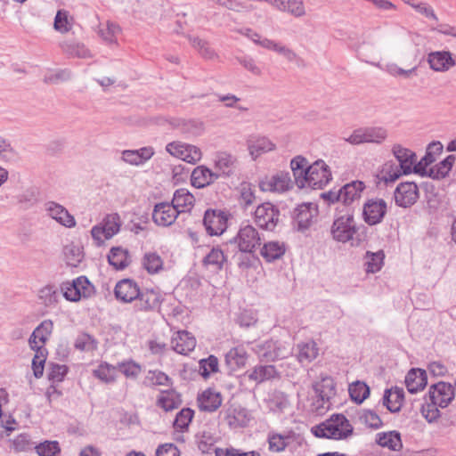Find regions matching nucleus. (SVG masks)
<instances>
[{
    "label": "nucleus",
    "instance_id": "nucleus-1",
    "mask_svg": "<svg viewBox=\"0 0 456 456\" xmlns=\"http://www.w3.org/2000/svg\"><path fill=\"white\" fill-rule=\"evenodd\" d=\"M290 167L295 183L301 189H322L331 179V172L323 160H317L310 165L305 158L297 156L291 159Z\"/></svg>",
    "mask_w": 456,
    "mask_h": 456
},
{
    "label": "nucleus",
    "instance_id": "nucleus-2",
    "mask_svg": "<svg viewBox=\"0 0 456 456\" xmlns=\"http://www.w3.org/2000/svg\"><path fill=\"white\" fill-rule=\"evenodd\" d=\"M330 234L335 241L343 244L349 243L351 247H357L362 241L359 238L354 216L349 210L334 219L330 227Z\"/></svg>",
    "mask_w": 456,
    "mask_h": 456
},
{
    "label": "nucleus",
    "instance_id": "nucleus-3",
    "mask_svg": "<svg viewBox=\"0 0 456 456\" xmlns=\"http://www.w3.org/2000/svg\"><path fill=\"white\" fill-rule=\"evenodd\" d=\"M317 437L342 440L349 437L354 431L353 426L343 414H333L324 422L312 428Z\"/></svg>",
    "mask_w": 456,
    "mask_h": 456
},
{
    "label": "nucleus",
    "instance_id": "nucleus-4",
    "mask_svg": "<svg viewBox=\"0 0 456 456\" xmlns=\"http://www.w3.org/2000/svg\"><path fill=\"white\" fill-rule=\"evenodd\" d=\"M122 222L118 213L106 215L102 222L91 230V235L98 246L119 232Z\"/></svg>",
    "mask_w": 456,
    "mask_h": 456
},
{
    "label": "nucleus",
    "instance_id": "nucleus-5",
    "mask_svg": "<svg viewBox=\"0 0 456 456\" xmlns=\"http://www.w3.org/2000/svg\"><path fill=\"white\" fill-rule=\"evenodd\" d=\"M314 390L316 395V410L320 412L327 411L330 405V400L336 394L333 379L329 376L322 378L320 381L314 383Z\"/></svg>",
    "mask_w": 456,
    "mask_h": 456
},
{
    "label": "nucleus",
    "instance_id": "nucleus-6",
    "mask_svg": "<svg viewBox=\"0 0 456 456\" xmlns=\"http://www.w3.org/2000/svg\"><path fill=\"white\" fill-rule=\"evenodd\" d=\"M166 151L170 155L190 164H195L202 158V152L199 147L182 142H172L167 143Z\"/></svg>",
    "mask_w": 456,
    "mask_h": 456
},
{
    "label": "nucleus",
    "instance_id": "nucleus-7",
    "mask_svg": "<svg viewBox=\"0 0 456 456\" xmlns=\"http://www.w3.org/2000/svg\"><path fill=\"white\" fill-rule=\"evenodd\" d=\"M293 184L289 173L280 171L262 179L259 187L263 191L283 193L292 189Z\"/></svg>",
    "mask_w": 456,
    "mask_h": 456
},
{
    "label": "nucleus",
    "instance_id": "nucleus-8",
    "mask_svg": "<svg viewBox=\"0 0 456 456\" xmlns=\"http://www.w3.org/2000/svg\"><path fill=\"white\" fill-rule=\"evenodd\" d=\"M254 351L260 360L266 362L286 358L290 354L289 348L273 340L256 344Z\"/></svg>",
    "mask_w": 456,
    "mask_h": 456
},
{
    "label": "nucleus",
    "instance_id": "nucleus-9",
    "mask_svg": "<svg viewBox=\"0 0 456 456\" xmlns=\"http://www.w3.org/2000/svg\"><path fill=\"white\" fill-rule=\"evenodd\" d=\"M228 214L225 211L208 209L205 212L203 224L210 236L220 235L227 228Z\"/></svg>",
    "mask_w": 456,
    "mask_h": 456
},
{
    "label": "nucleus",
    "instance_id": "nucleus-10",
    "mask_svg": "<svg viewBox=\"0 0 456 456\" xmlns=\"http://www.w3.org/2000/svg\"><path fill=\"white\" fill-rule=\"evenodd\" d=\"M254 216L259 227L272 231L279 221L280 212L273 204L265 202L256 208Z\"/></svg>",
    "mask_w": 456,
    "mask_h": 456
},
{
    "label": "nucleus",
    "instance_id": "nucleus-11",
    "mask_svg": "<svg viewBox=\"0 0 456 456\" xmlns=\"http://www.w3.org/2000/svg\"><path fill=\"white\" fill-rule=\"evenodd\" d=\"M454 395V387L448 382L440 381L429 387L428 397L440 408H446L453 400Z\"/></svg>",
    "mask_w": 456,
    "mask_h": 456
},
{
    "label": "nucleus",
    "instance_id": "nucleus-12",
    "mask_svg": "<svg viewBox=\"0 0 456 456\" xmlns=\"http://www.w3.org/2000/svg\"><path fill=\"white\" fill-rule=\"evenodd\" d=\"M387 203L382 199L368 200L362 208L363 220L369 225H376L382 222L387 213Z\"/></svg>",
    "mask_w": 456,
    "mask_h": 456
},
{
    "label": "nucleus",
    "instance_id": "nucleus-13",
    "mask_svg": "<svg viewBox=\"0 0 456 456\" xmlns=\"http://www.w3.org/2000/svg\"><path fill=\"white\" fill-rule=\"evenodd\" d=\"M216 428L213 424H205L196 434L195 439L199 450L202 453L215 452V445L219 440Z\"/></svg>",
    "mask_w": 456,
    "mask_h": 456
},
{
    "label": "nucleus",
    "instance_id": "nucleus-14",
    "mask_svg": "<svg viewBox=\"0 0 456 456\" xmlns=\"http://www.w3.org/2000/svg\"><path fill=\"white\" fill-rule=\"evenodd\" d=\"M234 241L240 251L251 253L256 246L260 245L261 239L255 227L246 224L240 228Z\"/></svg>",
    "mask_w": 456,
    "mask_h": 456
},
{
    "label": "nucleus",
    "instance_id": "nucleus-15",
    "mask_svg": "<svg viewBox=\"0 0 456 456\" xmlns=\"http://www.w3.org/2000/svg\"><path fill=\"white\" fill-rule=\"evenodd\" d=\"M178 215L179 210L171 202H160L154 206L152 220L159 226L167 227L175 222Z\"/></svg>",
    "mask_w": 456,
    "mask_h": 456
},
{
    "label": "nucleus",
    "instance_id": "nucleus-16",
    "mask_svg": "<svg viewBox=\"0 0 456 456\" xmlns=\"http://www.w3.org/2000/svg\"><path fill=\"white\" fill-rule=\"evenodd\" d=\"M162 301L159 291L154 289H140V295L136 297L134 309L136 312H151L159 308Z\"/></svg>",
    "mask_w": 456,
    "mask_h": 456
},
{
    "label": "nucleus",
    "instance_id": "nucleus-17",
    "mask_svg": "<svg viewBox=\"0 0 456 456\" xmlns=\"http://www.w3.org/2000/svg\"><path fill=\"white\" fill-rule=\"evenodd\" d=\"M395 204L402 208L412 206L419 198V189L415 183H401L397 185L395 193Z\"/></svg>",
    "mask_w": 456,
    "mask_h": 456
},
{
    "label": "nucleus",
    "instance_id": "nucleus-18",
    "mask_svg": "<svg viewBox=\"0 0 456 456\" xmlns=\"http://www.w3.org/2000/svg\"><path fill=\"white\" fill-rule=\"evenodd\" d=\"M215 173L220 177H231L237 169V159L226 151H218L214 159Z\"/></svg>",
    "mask_w": 456,
    "mask_h": 456
},
{
    "label": "nucleus",
    "instance_id": "nucleus-19",
    "mask_svg": "<svg viewBox=\"0 0 456 456\" xmlns=\"http://www.w3.org/2000/svg\"><path fill=\"white\" fill-rule=\"evenodd\" d=\"M250 40H252L256 45L262 46L263 48L273 50L280 54H281L284 58H286L289 61H294L297 60V53L290 48L281 45L273 40H271L267 37H262L258 33L253 32L250 34Z\"/></svg>",
    "mask_w": 456,
    "mask_h": 456
},
{
    "label": "nucleus",
    "instance_id": "nucleus-20",
    "mask_svg": "<svg viewBox=\"0 0 456 456\" xmlns=\"http://www.w3.org/2000/svg\"><path fill=\"white\" fill-rule=\"evenodd\" d=\"M114 294L118 300L123 303H132L140 295V287L134 280L123 279L116 284Z\"/></svg>",
    "mask_w": 456,
    "mask_h": 456
},
{
    "label": "nucleus",
    "instance_id": "nucleus-21",
    "mask_svg": "<svg viewBox=\"0 0 456 456\" xmlns=\"http://www.w3.org/2000/svg\"><path fill=\"white\" fill-rule=\"evenodd\" d=\"M45 211L51 218L60 224L67 228H73L76 226L75 217L68 211L67 208L59 203L54 201L46 202Z\"/></svg>",
    "mask_w": 456,
    "mask_h": 456
},
{
    "label": "nucleus",
    "instance_id": "nucleus-22",
    "mask_svg": "<svg viewBox=\"0 0 456 456\" xmlns=\"http://www.w3.org/2000/svg\"><path fill=\"white\" fill-rule=\"evenodd\" d=\"M318 216L317 206L314 203H305L297 208L296 222L298 230H307L315 221Z\"/></svg>",
    "mask_w": 456,
    "mask_h": 456
},
{
    "label": "nucleus",
    "instance_id": "nucleus-23",
    "mask_svg": "<svg viewBox=\"0 0 456 456\" xmlns=\"http://www.w3.org/2000/svg\"><path fill=\"white\" fill-rule=\"evenodd\" d=\"M430 69L436 72H445L455 65L452 53L448 51L431 52L428 55Z\"/></svg>",
    "mask_w": 456,
    "mask_h": 456
},
{
    "label": "nucleus",
    "instance_id": "nucleus-24",
    "mask_svg": "<svg viewBox=\"0 0 456 456\" xmlns=\"http://www.w3.org/2000/svg\"><path fill=\"white\" fill-rule=\"evenodd\" d=\"M53 323L51 320L43 321L32 332L28 343L31 349L45 348L44 346L51 336Z\"/></svg>",
    "mask_w": 456,
    "mask_h": 456
},
{
    "label": "nucleus",
    "instance_id": "nucleus-25",
    "mask_svg": "<svg viewBox=\"0 0 456 456\" xmlns=\"http://www.w3.org/2000/svg\"><path fill=\"white\" fill-rule=\"evenodd\" d=\"M393 154L399 163L403 175L414 172L416 163V155L411 150L403 148L400 144H395L392 149Z\"/></svg>",
    "mask_w": 456,
    "mask_h": 456
},
{
    "label": "nucleus",
    "instance_id": "nucleus-26",
    "mask_svg": "<svg viewBox=\"0 0 456 456\" xmlns=\"http://www.w3.org/2000/svg\"><path fill=\"white\" fill-rule=\"evenodd\" d=\"M218 179V175L206 166L196 167L191 175V185L201 189L212 184Z\"/></svg>",
    "mask_w": 456,
    "mask_h": 456
},
{
    "label": "nucleus",
    "instance_id": "nucleus-27",
    "mask_svg": "<svg viewBox=\"0 0 456 456\" xmlns=\"http://www.w3.org/2000/svg\"><path fill=\"white\" fill-rule=\"evenodd\" d=\"M172 348L180 354H187L196 346V338L188 331H178L172 338Z\"/></svg>",
    "mask_w": 456,
    "mask_h": 456
},
{
    "label": "nucleus",
    "instance_id": "nucleus-28",
    "mask_svg": "<svg viewBox=\"0 0 456 456\" xmlns=\"http://www.w3.org/2000/svg\"><path fill=\"white\" fill-rule=\"evenodd\" d=\"M296 434L292 430L284 433L270 432L268 434L269 450L273 452H281L295 440Z\"/></svg>",
    "mask_w": 456,
    "mask_h": 456
},
{
    "label": "nucleus",
    "instance_id": "nucleus-29",
    "mask_svg": "<svg viewBox=\"0 0 456 456\" xmlns=\"http://www.w3.org/2000/svg\"><path fill=\"white\" fill-rule=\"evenodd\" d=\"M427 383V373L421 369H411L405 377V385L411 394L423 390Z\"/></svg>",
    "mask_w": 456,
    "mask_h": 456
},
{
    "label": "nucleus",
    "instance_id": "nucleus-30",
    "mask_svg": "<svg viewBox=\"0 0 456 456\" xmlns=\"http://www.w3.org/2000/svg\"><path fill=\"white\" fill-rule=\"evenodd\" d=\"M194 202V196L187 189L180 188L175 191L171 204L182 214L191 211Z\"/></svg>",
    "mask_w": 456,
    "mask_h": 456
},
{
    "label": "nucleus",
    "instance_id": "nucleus-31",
    "mask_svg": "<svg viewBox=\"0 0 456 456\" xmlns=\"http://www.w3.org/2000/svg\"><path fill=\"white\" fill-rule=\"evenodd\" d=\"M442 151L443 144L440 142H430L427 147L425 156L414 166V173L423 175L426 172V167L436 160V157Z\"/></svg>",
    "mask_w": 456,
    "mask_h": 456
},
{
    "label": "nucleus",
    "instance_id": "nucleus-32",
    "mask_svg": "<svg viewBox=\"0 0 456 456\" xmlns=\"http://www.w3.org/2000/svg\"><path fill=\"white\" fill-rule=\"evenodd\" d=\"M403 388L394 387L385 391L383 403L391 412H397L403 405Z\"/></svg>",
    "mask_w": 456,
    "mask_h": 456
},
{
    "label": "nucleus",
    "instance_id": "nucleus-33",
    "mask_svg": "<svg viewBox=\"0 0 456 456\" xmlns=\"http://www.w3.org/2000/svg\"><path fill=\"white\" fill-rule=\"evenodd\" d=\"M198 401L201 410L212 412L221 406L222 396L219 392L208 388L200 395Z\"/></svg>",
    "mask_w": 456,
    "mask_h": 456
},
{
    "label": "nucleus",
    "instance_id": "nucleus-34",
    "mask_svg": "<svg viewBox=\"0 0 456 456\" xmlns=\"http://www.w3.org/2000/svg\"><path fill=\"white\" fill-rule=\"evenodd\" d=\"M247 352L242 346L231 348L225 354V364L229 370L234 371L243 366L247 362Z\"/></svg>",
    "mask_w": 456,
    "mask_h": 456
},
{
    "label": "nucleus",
    "instance_id": "nucleus-35",
    "mask_svg": "<svg viewBox=\"0 0 456 456\" xmlns=\"http://www.w3.org/2000/svg\"><path fill=\"white\" fill-rule=\"evenodd\" d=\"M376 442L379 445L395 452H399L403 448L401 435L397 431L378 433Z\"/></svg>",
    "mask_w": 456,
    "mask_h": 456
},
{
    "label": "nucleus",
    "instance_id": "nucleus-36",
    "mask_svg": "<svg viewBox=\"0 0 456 456\" xmlns=\"http://www.w3.org/2000/svg\"><path fill=\"white\" fill-rule=\"evenodd\" d=\"M365 185L361 181H353L340 188L342 203L350 205L356 199H359Z\"/></svg>",
    "mask_w": 456,
    "mask_h": 456
},
{
    "label": "nucleus",
    "instance_id": "nucleus-37",
    "mask_svg": "<svg viewBox=\"0 0 456 456\" xmlns=\"http://www.w3.org/2000/svg\"><path fill=\"white\" fill-rule=\"evenodd\" d=\"M277 376L278 371L273 365H256L248 375L249 380L256 383H262Z\"/></svg>",
    "mask_w": 456,
    "mask_h": 456
},
{
    "label": "nucleus",
    "instance_id": "nucleus-38",
    "mask_svg": "<svg viewBox=\"0 0 456 456\" xmlns=\"http://www.w3.org/2000/svg\"><path fill=\"white\" fill-rule=\"evenodd\" d=\"M274 7L295 17H302L305 14L304 3L300 0H274Z\"/></svg>",
    "mask_w": 456,
    "mask_h": 456
},
{
    "label": "nucleus",
    "instance_id": "nucleus-39",
    "mask_svg": "<svg viewBox=\"0 0 456 456\" xmlns=\"http://www.w3.org/2000/svg\"><path fill=\"white\" fill-rule=\"evenodd\" d=\"M226 261L224 252L217 248H213L203 258V265L213 272L220 271Z\"/></svg>",
    "mask_w": 456,
    "mask_h": 456
},
{
    "label": "nucleus",
    "instance_id": "nucleus-40",
    "mask_svg": "<svg viewBox=\"0 0 456 456\" xmlns=\"http://www.w3.org/2000/svg\"><path fill=\"white\" fill-rule=\"evenodd\" d=\"M286 251L284 243L279 241H269L264 244L261 248V256L267 261L273 262L281 258Z\"/></svg>",
    "mask_w": 456,
    "mask_h": 456
},
{
    "label": "nucleus",
    "instance_id": "nucleus-41",
    "mask_svg": "<svg viewBox=\"0 0 456 456\" xmlns=\"http://www.w3.org/2000/svg\"><path fill=\"white\" fill-rule=\"evenodd\" d=\"M108 261L116 270H123L129 264L128 253L121 247H114L108 255Z\"/></svg>",
    "mask_w": 456,
    "mask_h": 456
},
{
    "label": "nucleus",
    "instance_id": "nucleus-42",
    "mask_svg": "<svg viewBox=\"0 0 456 456\" xmlns=\"http://www.w3.org/2000/svg\"><path fill=\"white\" fill-rule=\"evenodd\" d=\"M181 403L180 395L175 390L162 391L158 398V405L166 411L177 408Z\"/></svg>",
    "mask_w": 456,
    "mask_h": 456
},
{
    "label": "nucleus",
    "instance_id": "nucleus-43",
    "mask_svg": "<svg viewBox=\"0 0 456 456\" xmlns=\"http://www.w3.org/2000/svg\"><path fill=\"white\" fill-rule=\"evenodd\" d=\"M248 150L253 158L274 150V144L265 137L248 141Z\"/></svg>",
    "mask_w": 456,
    "mask_h": 456
},
{
    "label": "nucleus",
    "instance_id": "nucleus-44",
    "mask_svg": "<svg viewBox=\"0 0 456 456\" xmlns=\"http://www.w3.org/2000/svg\"><path fill=\"white\" fill-rule=\"evenodd\" d=\"M269 411L274 413H282L289 407L288 397L281 392H274L266 401Z\"/></svg>",
    "mask_w": 456,
    "mask_h": 456
},
{
    "label": "nucleus",
    "instance_id": "nucleus-45",
    "mask_svg": "<svg viewBox=\"0 0 456 456\" xmlns=\"http://www.w3.org/2000/svg\"><path fill=\"white\" fill-rule=\"evenodd\" d=\"M142 265L151 274L159 273L163 268V260L156 252H147L144 254Z\"/></svg>",
    "mask_w": 456,
    "mask_h": 456
},
{
    "label": "nucleus",
    "instance_id": "nucleus-46",
    "mask_svg": "<svg viewBox=\"0 0 456 456\" xmlns=\"http://www.w3.org/2000/svg\"><path fill=\"white\" fill-rule=\"evenodd\" d=\"M385 254L382 250L372 253L366 252L365 255V270L367 273H375L379 272L384 264Z\"/></svg>",
    "mask_w": 456,
    "mask_h": 456
},
{
    "label": "nucleus",
    "instance_id": "nucleus-47",
    "mask_svg": "<svg viewBox=\"0 0 456 456\" xmlns=\"http://www.w3.org/2000/svg\"><path fill=\"white\" fill-rule=\"evenodd\" d=\"M194 416V411L190 408L182 409L175 416L173 426L176 432H185L189 428Z\"/></svg>",
    "mask_w": 456,
    "mask_h": 456
},
{
    "label": "nucleus",
    "instance_id": "nucleus-48",
    "mask_svg": "<svg viewBox=\"0 0 456 456\" xmlns=\"http://www.w3.org/2000/svg\"><path fill=\"white\" fill-rule=\"evenodd\" d=\"M348 392L354 402L362 403L369 396L370 388L364 382L357 380L349 385Z\"/></svg>",
    "mask_w": 456,
    "mask_h": 456
},
{
    "label": "nucleus",
    "instance_id": "nucleus-49",
    "mask_svg": "<svg viewBox=\"0 0 456 456\" xmlns=\"http://www.w3.org/2000/svg\"><path fill=\"white\" fill-rule=\"evenodd\" d=\"M365 143H381L387 136V131L380 126L362 127Z\"/></svg>",
    "mask_w": 456,
    "mask_h": 456
},
{
    "label": "nucleus",
    "instance_id": "nucleus-50",
    "mask_svg": "<svg viewBox=\"0 0 456 456\" xmlns=\"http://www.w3.org/2000/svg\"><path fill=\"white\" fill-rule=\"evenodd\" d=\"M61 48L65 53L71 57L87 58L90 56L88 49H86L84 45L76 42L64 41L61 44Z\"/></svg>",
    "mask_w": 456,
    "mask_h": 456
},
{
    "label": "nucleus",
    "instance_id": "nucleus-51",
    "mask_svg": "<svg viewBox=\"0 0 456 456\" xmlns=\"http://www.w3.org/2000/svg\"><path fill=\"white\" fill-rule=\"evenodd\" d=\"M403 175L401 167L393 161L386 162L380 171V179L385 183H392Z\"/></svg>",
    "mask_w": 456,
    "mask_h": 456
},
{
    "label": "nucleus",
    "instance_id": "nucleus-52",
    "mask_svg": "<svg viewBox=\"0 0 456 456\" xmlns=\"http://www.w3.org/2000/svg\"><path fill=\"white\" fill-rule=\"evenodd\" d=\"M298 360L302 363L310 362L318 355V347L314 341H309L302 345H298Z\"/></svg>",
    "mask_w": 456,
    "mask_h": 456
},
{
    "label": "nucleus",
    "instance_id": "nucleus-53",
    "mask_svg": "<svg viewBox=\"0 0 456 456\" xmlns=\"http://www.w3.org/2000/svg\"><path fill=\"white\" fill-rule=\"evenodd\" d=\"M117 366L110 365L107 362L101 363L97 369L94 370V375L105 383H111L116 379Z\"/></svg>",
    "mask_w": 456,
    "mask_h": 456
},
{
    "label": "nucleus",
    "instance_id": "nucleus-54",
    "mask_svg": "<svg viewBox=\"0 0 456 456\" xmlns=\"http://www.w3.org/2000/svg\"><path fill=\"white\" fill-rule=\"evenodd\" d=\"M72 28V19L69 15V12L59 10L55 15L53 28L60 33H67Z\"/></svg>",
    "mask_w": 456,
    "mask_h": 456
},
{
    "label": "nucleus",
    "instance_id": "nucleus-55",
    "mask_svg": "<svg viewBox=\"0 0 456 456\" xmlns=\"http://www.w3.org/2000/svg\"><path fill=\"white\" fill-rule=\"evenodd\" d=\"M64 256L67 264L73 267H77L84 256L80 247L74 244L65 246Z\"/></svg>",
    "mask_w": 456,
    "mask_h": 456
},
{
    "label": "nucleus",
    "instance_id": "nucleus-56",
    "mask_svg": "<svg viewBox=\"0 0 456 456\" xmlns=\"http://www.w3.org/2000/svg\"><path fill=\"white\" fill-rule=\"evenodd\" d=\"M38 297L45 305L51 306L58 302L60 293L54 286L46 285L39 290Z\"/></svg>",
    "mask_w": 456,
    "mask_h": 456
},
{
    "label": "nucleus",
    "instance_id": "nucleus-57",
    "mask_svg": "<svg viewBox=\"0 0 456 456\" xmlns=\"http://www.w3.org/2000/svg\"><path fill=\"white\" fill-rule=\"evenodd\" d=\"M191 45L199 52V53L205 59H214L216 54L215 51L210 47L207 41H204L199 37H189Z\"/></svg>",
    "mask_w": 456,
    "mask_h": 456
},
{
    "label": "nucleus",
    "instance_id": "nucleus-58",
    "mask_svg": "<svg viewBox=\"0 0 456 456\" xmlns=\"http://www.w3.org/2000/svg\"><path fill=\"white\" fill-rule=\"evenodd\" d=\"M38 456H58L61 447L57 441H45L34 447Z\"/></svg>",
    "mask_w": 456,
    "mask_h": 456
},
{
    "label": "nucleus",
    "instance_id": "nucleus-59",
    "mask_svg": "<svg viewBox=\"0 0 456 456\" xmlns=\"http://www.w3.org/2000/svg\"><path fill=\"white\" fill-rule=\"evenodd\" d=\"M170 381V378L160 370H149L144 380L148 386H168Z\"/></svg>",
    "mask_w": 456,
    "mask_h": 456
},
{
    "label": "nucleus",
    "instance_id": "nucleus-60",
    "mask_svg": "<svg viewBox=\"0 0 456 456\" xmlns=\"http://www.w3.org/2000/svg\"><path fill=\"white\" fill-rule=\"evenodd\" d=\"M33 350L36 352V354L32 360V369L34 376L37 379H39L43 376L44 373V365L46 360V349L38 348Z\"/></svg>",
    "mask_w": 456,
    "mask_h": 456
},
{
    "label": "nucleus",
    "instance_id": "nucleus-61",
    "mask_svg": "<svg viewBox=\"0 0 456 456\" xmlns=\"http://www.w3.org/2000/svg\"><path fill=\"white\" fill-rule=\"evenodd\" d=\"M200 373L202 377L208 378L211 373L218 371V359L215 355H209L200 361Z\"/></svg>",
    "mask_w": 456,
    "mask_h": 456
},
{
    "label": "nucleus",
    "instance_id": "nucleus-62",
    "mask_svg": "<svg viewBox=\"0 0 456 456\" xmlns=\"http://www.w3.org/2000/svg\"><path fill=\"white\" fill-rule=\"evenodd\" d=\"M75 347L81 351H93L97 347L95 339L89 334L83 333L77 336L75 341Z\"/></svg>",
    "mask_w": 456,
    "mask_h": 456
},
{
    "label": "nucleus",
    "instance_id": "nucleus-63",
    "mask_svg": "<svg viewBox=\"0 0 456 456\" xmlns=\"http://www.w3.org/2000/svg\"><path fill=\"white\" fill-rule=\"evenodd\" d=\"M120 33V28L118 25L111 22H108L106 27L102 28L99 31L102 38L110 43L113 44L117 42V36Z\"/></svg>",
    "mask_w": 456,
    "mask_h": 456
},
{
    "label": "nucleus",
    "instance_id": "nucleus-64",
    "mask_svg": "<svg viewBox=\"0 0 456 456\" xmlns=\"http://www.w3.org/2000/svg\"><path fill=\"white\" fill-rule=\"evenodd\" d=\"M117 370L121 371L126 378H136L141 373V366L134 362H123L117 365Z\"/></svg>",
    "mask_w": 456,
    "mask_h": 456
}]
</instances>
